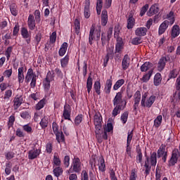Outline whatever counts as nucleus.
I'll return each mask as SVG.
<instances>
[{
  "mask_svg": "<svg viewBox=\"0 0 180 180\" xmlns=\"http://www.w3.org/2000/svg\"><path fill=\"white\" fill-rule=\"evenodd\" d=\"M157 165V153L156 152H150V156H147L146 155V160H145V172L144 174L146 176H148L150 172H151V167H155Z\"/></svg>",
  "mask_w": 180,
  "mask_h": 180,
  "instance_id": "f257e3e1",
  "label": "nucleus"
},
{
  "mask_svg": "<svg viewBox=\"0 0 180 180\" xmlns=\"http://www.w3.org/2000/svg\"><path fill=\"white\" fill-rule=\"evenodd\" d=\"M82 171V166L81 165V160L79 158H74L72 160L70 168L67 170V174H79Z\"/></svg>",
  "mask_w": 180,
  "mask_h": 180,
  "instance_id": "f03ea898",
  "label": "nucleus"
},
{
  "mask_svg": "<svg viewBox=\"0 0 180 180\" xmlns=\"http://www.w3.org/2000/svg\"><path fill=\"white\" fill-rule=\"evenodd\" d=\"M113 106H121L126 108L127 105V100L123 99V91H119L116 94L112 100Z\"/></svg>",
  "mask_w": 180,
  "mask_h": 180,
  "instance_id": "7ed1b4c3",
  "label": "nucleus"
},
{
  "mask_svg": "<svg viewBox=\"0 0 180 180\" xmlns=\"http://www.w3.org/2000/svg\"><path fill=\"white\" fill-rule=\"evenodd\" d=\"M155 96H150V98L147 99V95H143L141 106H142V108H151L153 104L155 102Z\"/></svg>",
  "mask_w": 180,
  "mask_h": 180,
  "instance_id": "20e7f679",
  "label": "nucleus"
},
{
  "mask_svg": "<svg viewBox=\"0 0 180 180\" xmlns=\"http://www.w3.org/2000/svg\"><path fill=\"white\" fill-rule=\"evenodd\" d=\"M102 122H103V119L102 118L101 112H96L94 116V123L96 129L95 131L96 133L101 131V129H102Z\"/></svg>",
  "mask_w": 180,
  "mask_h": 180,
  "instance_id": "39448f33",
  "label": "nucleus"
},
{
  "mask_svg": "<svg viewBox=\"0 0 180 180\" xmlns=\"http://www.w3.org/2000/svg\"><path fill=\"white\" fill-rule=\"evenodd\" d=\"M169 61H171V56L169 55L162 56L158 63V70L160 71V72L163 71L164 68H165V65H167V63H169Z\"/></svg>",
  "mask_w": 180,
  "mask_h": 180,
  "instance_id": "423d86ee",
  "label": "nucleus"
},
{
  "mask_svg": "<svg viewBox=\"0 0 180 180\" xmlns=\"http://www.w3.org/2000/svg\"><path fill=\"white\" fill-rule=\"evenodd\" d=\"M107 54L103 59V67H108V63H109V60H113V56H115V53H113L114 51V48L113 46L108 47L106 49Z\"/></svg>",
  "mask_w": 180,
  "mask_h": 180,
  "instance_id": "0eeeda50",
  "label": "nucleus"
},
{
  "mask_svg": "<svg viewBox=\"0 0 180 180\" xmlns=\"http://www.w3.org/2000/svg\"><path fill=\"white\" fill-rule=\"evenodd\" d=\"M40 154H41V148L38 149L33 148L28 151V160H36V158L40 156Z\"/></svg>",
  "mask_w": 180,
  "mask_h": 180,
  "instance_id": "6e6552de",
  "label": "nucleus"
},
{
  "mask_svg": "<svg viewBox=\"0 0 180 180\" xmlns=\"http://www.w3.org/2000/svg\"><path fill=\"white\" fill-rule=\"evenodd\" d=\"M158 158H161L163 162H167V158H168V152L165 151V146H160L157 151Z\"/></svg>",
  "mask_w": 180,
  "mask_h": 180,
  "instance_id": "1a4fd4ad",
  "label": "nucleus"
},
{
  "mask_svg": "<svg viewBox=\"0 0 180 180\" xmlns=\"http://www.w3.org/2000/svg\"><path fill=\"white\" fill-rule=\"evenodd\" d=\"M114 36L115 37H117V42L115 45L116 53H120L123 49V40L122 39L121 37H119V31L118 32L115 31Z\"/></svg>",
  "mask_w": 180,
  "mask_h": 180,
  "instance_id": "9d476101",
  "label": "nucleus"
},
{
  "mask_svg": "<svg viewBox=\"0 0 180 180\" xmlns=\"http://www.w3.org/2000/svg\"><path fill=\"white\" fill-rule=\"evenodd\" d=\"M63 116L65 120H70V122H72L71 120V106L70 104H65L64 105Z\"/></svg>",
  "mask_w": 180,
  "mask_h": 180,
  "instance_id": "9b49d317",
  "label": "nucleus"
},
{
  "mask_svg": "<svg viewBox=\"0 0 180 180\" xmlns=\"http://www.w3.org/2000/svg\"><path fill=\"white\" fill-rule=\"evenodd\" d=\"M91 1L85 0L84 5V15L86 19H89L91 18Z\"/></svg>",
  "mask_w": 180,
  "mask_h": 180,
  "instance_id": "f8f14e48",
  "label": "nucleus"
},
{
  "mask_svg": "<svg viewBox=\"0 0 180 180\" xmlns=\"http://www.w3.org/2000/svg\"><path fill=\"white\" fill-rule=\"evenodd\" d=\"M21 36L24 39H25V41L27 44H30V41H32V34L29 33L27 28L22 27L21 28Z\"/></svg>",
  "mask_w": 180,
  "mask_h": 180,
  "instance_id": "ddd939ff",
  "label": "nucleus"
},
{
  "mask_svg": "<svg viewBox=\"0 0 180 180\" xmlns=\"http://www.w3.org/2000/svg\"><path fill=\"white\" fill-rule=\"evenodd\" d=\"M169 26V21L166 20L163 22H162L158 29L159 36H161V34H164V33H165L166 30L168 29Z\"/></svg>",
  "mask_w": 180,
  "mask_h": 180,
  "instance_id": "4468645a",
  "label": "nucleus"
},
{
  "mask_svg": "<svg viewBox=\"0 0 180 180\" xmlns=\"http://www.w3.org/2000/svg\"><path fill=\"white\" fill-rule=\"evenodd\" d=\"M130 67V56L128 54L124 55L122 61V68L123 71H126Z\"/></svg>",
  "mask_w": 180,
  "mask_h": 180,
  "instance_id": "2eb2a0df",
  "label": "nucleus"
},
{
  "mask_svg": "<svg viewBox=\"0 0 180 180\" xmlns=\"http://www.w3.org/2000/svg\"><path fill=\"white\" fill-rule=\"evenodd\" d=\"M27 26L30 30H34V27H36V20L32 14H30L28 16Z\"/></svg>",
  "mask_w": 180,
  "mask_h": 180,
  "instance_id": "dca6fc26",
  "label": "nucleus"
},
{
  "mask_svg": "<svg viewBox=\"0 0 180 180\" xmlns=\"http://www.w3.org/2000/svg\"><path fill=\"white\" fill-rule=\"evenodd\" d=\"M23 103V96H16L13 99V106L14 109H19L20 105Z\"/></svg>",
  "mask_w": 180,
  "mask_h": 180,
  "instance_id": "f3484780",
  "label": "nucleus"
},
{
  "mask_svg": "<svg viewBox=\"0 0 180 180\" xmlns=\"http://www.w3.org/2000/svg\"><path fill=\"white\" fill-rule=\"evenodd\" d=\"M160 12V7H158V4H155L151 6L149 11L147 13L148 16H153L154 15H157Z\"/></svg>",
  "mask_w": 180,
  "mask_h": 180,
  "instance_id": "a211bd4d",
  "label": "nucleus"
},
{
  "mask_svg": "<svg viewBox=\"0 0 180 180\" xmlns=\"http://www.w3.org/2000/svg\"><path fill=\"white\" fill-rule=\"evenodd\" d=\"M136 162L137 164H142L143 162V153L141 152V148L140 145L136 146Z\"/></svg>",
  "mask_w": 180,
  "mask_h": 180,
  "instance_id": "6ab92c4d",
  "label": "nucleus"
},
{
  "mask_svg": "<svg viewBox=\"0 0 180 180\" xmlns=\"http://www.w3.org/2000/svg\"><path fill=\"white\" fill-rule=\"evenodd\" d=\"M148 31V30L146 27H140L135 30V34L139 37H143L147 34Z\"/></svg>",
  "mask_w": 180,
  "mask_h": 180,
  "instance_id": "aec40b11",
  "label": "nucleus"
},
{
  "mask_svg": "<svg viewBox=\"0 0 180 180\" xmlns=\"http://www.w3.org/2000/svg\"><path fill=\"white\" fill-rule=\"evenodd\" d=\"M112 82H113V80L112 79V77H110V78L107 79L105 82V85L104 87V92L107 95H109V94H110Z\"/></svg>",
  "mask_w": 180,
  "mask_h": 180,
  "instance_id": "412c9836",
  "label": "nucleus"
},
{
  "mask_svg": "<svg viewBox=\"0 0 180 180\" xmlns=\"http://www.w3.org/2000/svg\"><path fill=\"white\" fill-rule=\"evenodd\" d=\"M33 77L37 78V76L36 75V73L33 72V69L30 68V69H28L27 75L25 76V82H30Z\"/></svg>",
  "mask_w": 180,
  "mask_h": 180,
  "instance_id": "4be33fe9",
  "label": "nucleus"
},
{
  "mask_svg": "<svg viewBox=\"0 0 180 180\" xmlns=\"http://www.w3.org/2000/svg\"><path fill=\"white\" fill-rule=\"evenodd\" d=\"M94 40H95V25H92L90 28L89 35V43L90 46L94 44Z\"/></svg>",
  "mask_w": 180,
  "mask_h": 180,
  "instance_id": "5701e85b",
  "label": "nucleus"
},
{
  "mask_svg": "<svg viewBox=\"0 0 180 180\" xmlns=\"http://www.w3.org/2000/svg\"><path fill=\"white\" fill-rule=\"evenodd\" d=\"M98 169L101 172H105L106 171V165H105V159L103 157H101L98 158Z\"/></svg>",
  "mask_w": 180,
  "mask_h": 180,
  "instance_id": "b1692460",
  "label": "nucleus"
},
{
  "mask_svg": "<svg viewBox=\"0 0 180 180\" xmlns=\"http://www.w3.org/2000/svg\"><path fill=\"white\" fill-rule=\"evenodd\" d=\"M67 49H68V43L64 42L61 46L58 51L60 57H64L65 53H67Z\"/></svg>",
  "mask_w": 180,
  "mask_h": 180,
  "instance_id": "393cba45",
  "label": "nucleus"
},
{
  "mask_svg": "<svg viewBox=\"0 0 180 180\" xmlns=\"http://www.w3.org/2000/svg\"><path fill=\"white\" fill-rule=\"evenodd\" d=\"M136 23V20H134V18H133V14L130 13L129 15V18L127 19V29H133L134 27V25Z\"/></svg>",
  "mask_w": 180,
  "mask_h": 180,
  "instance_id": "a878e982",
  "label": "nucleus"
},
{
  "mask_svg": "<svg viewBox=\"0 0 180 180\" xmlns=\"http://www.w3.org/2000/svg\"><path fill=\"white\" fill-rule=\"evenodd\" d=\"M52 164L53 167H61V159H60L58 153H54Z\"/></svg>",
  "mask_w": 180,
  "mask_h": 180,
  "instance_id": "bb28decb",
  "label": "nucleus"
},
{
  "mask_svg": "<svg viewBox=\"0 0 180 180\" xmlns=\"http://www.w3.org/2000/svg\"><path fill=\"white\" fill-rule=\"evenodd\" d=\"M25 68L23 67H20L18 68V81L19 84H23L25 81V74L23 73Z\"/></svg>",
  "mask_w": 180,
  "mask_h": 180,
  "instance_id": "cd10ccee",
  "label": "nucleus"
},
{
  "mask_svg": "<svg viewBox=\"0 0 180 180\" xmlns=\"http://www.w3.org/2000/svg\"><path fill=\"white\" fill-rule=\"evenodd\" d=\"M161 81H162V76L161 75V73H156L153 79V84L155 86H160V85H161Z\"/></svg>",
  "mask_w": 180,
  "mask_h": 180,
  "instance_id": "c85d7f7f",
  "label": "nucleus"
},
{
  "mask_svg": "<svg viewBox=\"0 0 180 180\" xmlns=\"http://www.w3.org/2000/svg\"><path fill=\"white\" fill-rule=\"evenodd\" d=\"M179 34H180V29L179 25H174L172 29V39H175L176 37H178Z\"/></svg>",
  "mask_w": 180,
  "mask_h": 180,
  "instance_id": "c756f323",
  "label": "nucleus"
},
{
  "mask_svg": "<svg viewBox=\"0 0 180 180\" xmlns=\"http://www.w3.org/2000/svg\"><path fill=\"white\" fill-rule=\"evenodd\" d=\"M101 25L102 26L108 25V11L105 9L101 12Z\"/></svg>",
  "mask_w": 180,
  "mask_h": 180,
  "instance_id": "7c9ffc66",
  "label": "nucleus"
},
{
  "mask_svg": "<svg viewBox=\"0 0 180 180\" xmlns=\"http://www.w3.org/2000/svg\"><path fill=\"white\" fill-rule=\"evenodd\" d=\"M74 25L75 34L77 36H81V22L79 21L78 19L76 18L75 20Z\"/></svg>",
  "mask_w": 180,
  "mask_h": 180,
  "instance_id": "2f4dec72",
  "label": "nucleus"
},
{
  "mask_svg": "<svg viewBox=\"0 0 180 180\" xmlns=\"http://www.w3.org/2000/svg\"><path fill=\"white\" fill-rule=\"evenodd\" d=\"M55 136L56 137V141L60 144V143H65V136L63 131L55 133Z\"/></svg>",
  "mask_w": 180,
  "mask_h": 180,
  "instance_id": "473e14b6",
  "label": "nucleus"
},
{
  "mask_svg": "<svg viewBox=\"0 0 180 180\" xmlns=\"http://www.w3.org/2000/svg\"><path fill=\"white\" fill-rule=\"evenodd\" d=\"M114 106L115 108L112 112V117H116L117 115H120L121 110H123L124 109H125V108H123V107H122L121 105H114Z\"/></svg>",
  "mask_w": 180,
  "mask_h": 180,
  "instance_id": "72a5a7b5",
  "label": "nucleus"
},
{
  "mask_svg": "<svg viewBox=\"0 0 180 180\" xmlns=\"http://www.w3.org/2000/svg\"><path fill=\"white\" fill-rule=\"evenodd\" d=\"M70 63V56L67 54L64 58L60 59V65L62 68H67L68 63Z\"/></svg>",
  "mask_w": 180,
  "mask_h": 180,
  "instance_id": "f704fd0d",
  "label": "nucleus"
},
{
  "mask_svg": "<svg viewBox=\"0 0 180 180\" xmlns=\"http://www.w3.org/2000/svg\"><path fill=\"white\" fill-rule=\"evenodd\" d=\"M153 67V63L150 62H146L141 66V72H146L148 71Z\"/></svg>",
  "mask_w": 180,
  "mask_h": 180,
  "instance_id": "c9c22d12",
  "label": "nucleus"
},
{
  "mask_svg": "<svg viewBox=\"0 0 180 180\" xmlns=\"http://www.w3.org/2000/svg\"><path fill=\"white\" fill-rule=\"evenodd\" d=\"M152 75H153V70H150L147 73L143 75L141 80L142 81V82H148Z\"/></svg>",
  "mask_w": 180,
  "mask_h": 180,
  "instance_id": "e433bc0d",
  "label": "nucleus"
},
{
  "mask_svg": "<svg viewBox=\"0 0 180 180\" xmlns=\"http://www.w3.org/2000/svg\"><path fill=\"white\" fill-rule=\"evenodd\" d=\"M39 125L41 126V129H46V127H49V117L44 116L41 120Z\"/></svg>",
  "mask_w": 180,
  "mask_h": 180,
  "instance_id": "4c0bfd02",
  "label": "nucleus"
},
{
  "mask_svg": "<svg viewBox=\"0 0 180 180\" xmlns=\"http://www.w3.org/2000/svg\"><path fill=\"white\" fill-rule=\"evenodd\" d=\"M53 175L56 176V178H58V176H60V175H63V168L61 166H56V167L53 170Z\"/></svg>",
  "mask_w": 180,
  "mask_h": 180,
  "instance_id": "58836bf2",
  "label": "nucleus"
},
{
  "mask_svg": "<svg viewBox=\"0 0 180 180\" xmlns=\"http://www.w3.org/2000/svg\"><path fill=\"white\" fill-rule=\"evenodd\" d=\"M93 80H92V77H91V73L87 79L86 81V88H87V92L89 95V94H91V91L92 90V85H93Z\"/></svg>",
  "mask_w": 180,
  "mask_h": 180,
  "instance_id": "ea45409f",
  "label": "nucleus"
},
{
  "mask_svg": "<svg viewBox=\"0 0 180 180\" xmlns=\"http://www.w3.org/2000/svg\"><path fill=\"white\" fill-rule=\"evenodd\" d=\"M161 123H162V115H158L155 120H154V124L153 126L155 129H158L160 126H161Z\"/></svg>",
  "mask_w": 180,
  "mask_h": 180,
  "instance_id": "a19ab883",
  "label": "nucleus"
},
{
  "mask_svg": "<svg viewBox=\"0 0 180 180\" xmlns=\"http://www.w3.org/2000/svg\"><path fill=\"white\" fill-rule=\"evenodd\" d=\"M10 11L13 16H18V10L16 4H12L10 5Z\"/></svg>",
  "mask_w": 180,
  "mask_h": 180,
  "instance_id": "79ce46f5",
  "label": "nucleus"
},
{
  "mask_svg": "<svg viewBox=\"0 0 180 180\" xmlns=\"http://www.w3.org/2000/svg\"><path fill=\"white\" fill-rule=\"evenodd\" d=\"M20 116L25 120H30V119H32V115H30V112H29V111H22L20 113Z\"/></svg>",
  "mask_w": 180,
  "mask_h": 180,
  "instance_id": "37998d69",
  "label": "nucleus"
},
{
  "mask_svg": "<svg viewBox=\"0 0 180 180\" xmlns=\"http://www.w3.org/2000/svg\"><path fill=\"white\" fill-rule=\"evenodd\" d=\"M46 105V98H43L39 101L37 104L35 105L36 110H40L44 108Z\"/></svg>",
  "mask_w": 180,
  "mask_h": 180,
  "instance_id": "c03bdc74",
  "label": "nucleus"
},
{
  "mask_svg": "<svg viewBox=\"0 0 180 180\" xmlns=\"http://www.w3.org/2000/svg\"><path fill=\"white\" fill-rule=\"evenodd\" d=\"M94 89L97 95H101V81H96L94 84Z\"/></svg>",
  "mask_w": 180,
  "mask_h": 180,
  "instance_id": "a18cd8bd",
  "label": "nucleus"
},
{
  "mask_svg": "<svg viewBox=\"0 0 180 180\" xmlns=\"http://www.w3.org/2000/svg\"><path fill=\"white\" fill-rule=\"evenodd\" d=\"M124 84V79H121L117 80L113 86V90L117 91V89H119V88H120Z\"/></svg>",
  "mask_w": 180,
  "mask_h": 180,
  "instance_id": "49530a36",
  "label": "nucleus"
},
{
  "mask_svg": "<svg viewBox=\"0 0 180 180\" xmlns=\"http://www.w3.org/2000/svg\"><path fill=\"white\" fill-rule=\"evenodd\" d=\"M178 74H179V72H178V70H176V69H173V70H170V72L169 73V79L176 78L178 77Z\"/></svg>",
  "mask_w": 180,
  "mask_h": 180,
  "instance_id": "de8ad7c7",
  "label": "nucleus"
},
{
  "mask_svg": "<svg viewBox=\"0 0 180 180\" xmlns=\"http://www.w3.org/2000/svg\"><path fill=\"white\" fill-rule=\"evenodd\" d=\"M127 119H129V111H125L121 115V121L123 124L127 123Z\"/></svg>",
  "mask_w": 180,
  "mask_h": 180,
  "instance_id": "09e8293b",
  "label": "nucleus"
},
{
  "mask_svg": "<svg viewBox=\"0 0 180 180\" xmlns=\"http://www.w3.org/2000/svg\"><path fill=\"white\" fill-rule=\"evenodd\" d=\"M82 119H84V115H82V114H79L76 116L75 119V124L76 126H79V124H81L82 122Z\"/></svg>",
  "mask_w": 180,
  "mask_h": 180,
  "instance_id": "8fccbe9b",
  "label": "nucleus"
},
{
  "mask_svg": "<svg viewBox=\"0 0 180 180\" xmlns=\"http://www.w3.org/2000/svg\"><path fill=\"white\" fill-rule=\"evenodd\" d=\"M82 72H83V77H86V74H88V61L87 60H84L83 62Z\"/></svg>",
  "mask_w": 180,
  "mask_h": 180,
  "instance_id": "3c124183",
  "label": "nucleus"
},
{
  "mask_svg": "<svg viewBox=\"0 0 180 180\" xmlns=\"http://www.w3.org/2000/svg\"><path fill=\"white\" fill-rule=\"evenodd\" d=\"M70 155H65L63 158V162L65 168H68V167H70Z\"/></svg>",
  "mask_w": 180,
  "mask_h": 180,
  "instance_id": "603ef678",
  "label": "nucleus"
},
{
  "mask_svg": "<svg viewBox=\"0 0 180 180\" xmlns=\"http://www.w3.org/2000/svg\"><path fill=\"white\" fill-rule=\"evenodd\" d=\"M11 172H12V162H9L6 164L5 173L7 175H11Z\"/></svg>",
  "mask_w": 180,
  "mask_h": 180,
  "instance_id": "864d4df0",
  "label": "nucleus"
},
{
  "mask_svg": "<svg viewBox=\"0 0 180 180\" xmlns=\"http://www.w3.org/2000/svg\"><path fill=\"white\" fill-rule=\"evenodd\" d=\"M131 44L134 46H139V44H141V37H136L131 39Z\"/></svg>",
  "mask_w": 180,
  "mask_h": 180,
  "instance_id": "5fc2aeb1",
  "label": "nucleus"
},
{
  "mask_svg": "<svg viewBox=\"0 0 180 180\" xmlns=\"http://www.w3.org/2000/svg\"><path fill=\"white\" fill-rule=\"evenodd\" d=\"M108 174L110 175V180H119V179H117V176H116V172H115V169H110Z\"/></svg>",
  "mask_w": 180,
  "mask_h": 180,
  "instance_id": "6e6d98bb",
  "label": "nucleus"
},
{
  "mask_svg": "<svg viewBox=\"0 0 180 180\" xmlns=\"http://www.w3.org/2000/svg\"><path fill=\"white\" fill-rule=\"evenodd\" d=\"M167 19H168V20H170L171 25H174V23L175 22V18L174 17V12L173 11H170L167 15Z\"/></svg>",
  "mask_w": 180,
  "mask_h": 180,
  "instance_id": "4d7b16f0",
  "label": "nucleus"
},
{
  "mask_svg": "<svg viewBox=\"0 0 180 180\" xmlns=\"http://www.w3.org/2000/svg\"><path fill=\"white\" fill-rule=\"evenodd\" d=\"M22 129L24 131H26L28 134H32L33 133V129L32 127L29 125V124H25L22 126Z\"/></svg>",
  "mask_w": 180,
  "mask_h": 180,
  "instance_id": "13d9d810",
  "label": "nucleus"
},
{
  "mask_svg": "<svg viewBox=\"0 0 180 180\" xmlns=\"http://www.w3.org/2000/svg\"><path fill=\"white\" fill-rule=\"evenodd\" d=\"M19 30H20V25H19V22H17L13 27V36H18L19 34Z\"/></svg>",
  "mask_w": 180,
  "mask_h": 180,
  "instance_id": "bf43d9fd",
  "label": "nucleus"
},
{
  "mask_svg": "<svg viewBox=\"0 0 180 180\" xmlns=\"http://www.w3.org/2000/svg\"><path fill=\"white\" fill-rule=\"evenodd\" d=\"M94 34H96V41H99L101 40V26H98L94 31Z\"/></svg>",
  "mask_w": 180,
  "mask_h": 180,
  "instance_id": "052dcab7",
  "label": "nucleus"
},
{
  "mask_svg": "<svg viewBox=\"0 0 180 180\" xmlns=\"http://www.w3.org/2000/svg\"><path fill=\"white\" fill-rule=\"evenodd\" d=\"M129 180H137V170L132 169Z\"/></svg>",
  "mask_w": 180,
  "mask_h": 180,
  "instance_id": "680f3d73",
  "label": "nucleus"
},
{
  "mask_svg": "<svg viewBox=\"0 0 180 180\" xmlns=\"http://www.w3.org/2000/svg\"><path fill=\"white\" fill-rule=\"evenodd\" d=\"M46 151L47 154H51L53 153V143L51 142H48L46 144Z\"/></svg>",
  "mask_w": 180,
  "mask_h": 180,
  "instance_id": "e2e57ef3",
  "label": "nucleus"
},
{
  "mask_svg": "<svg viewBox=\"0 0 180 180\" xmlns=\"http://www.w3.org/2000/svg\"><path fill=\"white\" fill-rule=\"evenodd\" d=\"M45 79L51 82L54 81V72H51L49 70L46 75Z\"/></svg>",
  "mask_w": 180,
  "mask_h": 180,
  "instance_id": "0e129e2a",
  "label": "nucleus"
},
{
  "mask_svg": "<svg viewBox=\"0 0 180 180\" xmlns=\"http://www.w3.org/2000/svg\"><path fill=\"white\" fill-rule=\"evenodd\" d=\"M12 94L13 92H12V90L11 89L6 91L4 94V99L9 101V99H11V98L12 97Z\"/></svg>",
  "mask_w": 180,
  "mask_h": 180,
  "instance_id": "69168bd1",
  "label": "nucleus"
},
{
  "mask_svg": "<svg viewBox=\"0 0 180 180\" xmlns=\"http://www.w3.org/2000/svg\"><path fill=\"white\" fill-rule=\"evenodd\" d=\"M6 159L8 160H12V158H15V152L13 151H8L5 153Z\"/></svg>",
  "mask_w": 180,
  "mask_h": 180,
  "instance_id": "338daca9",
  "label": "nucleus"
},
{
  "mask_svg": "<svg viewBox=\"0 0 180 180\" xmlns=\"http://www.w3.org/2000/svg\"><path fill=\"white\" fill-rule=\"evenodd\" d=\"M172 157H173L174 158H176L178 160V158H179L180 157L179 150L176 148L173 150L172 153Z\"/></svg>",
  "mask_w": 180,
  "mask_h": 180,
  "instance_id": "774afa93",
  "label": "nucleus"
}]
</instances>
